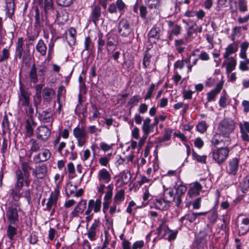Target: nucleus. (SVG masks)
Returning <instances> with one entry per match:
<instances>
[{
    "label": "nucleus",
    "mask_w": 249,
    "mask_h": 249,
    "mask_svg": "<svg viewBox=\"0 0 249 249\" xmlns=\"http://www.w3.org/2000/svg\"><path fill=\"white\" fill-rule=\"evenodd\" d=\"M39 118L42 119L44 123L52 122V114L50 109L42 112L41 115L39 114Z\"/></svg>",
    "instance_id": "obj_37"
},
{
    "label": "nucleus",
    "mask_w": 249,
    "mask_h": 249,
    "mask_svg": "<svg viewBox=\"0 0 249 249\" xmlns=\"http://www.w3.org/2000/svg\"><path fill=\"white\" fill-rule=\"evenodd\" d=\"M151 55L148 53V50L145 51L143 58V67L146 68L150 64V59Z\"/></svg>",
    "instance_id": "obj_48"
},
{
    "label": "nucleus",
    "mask_w": 249,
    "mask_h": 249,
    "mask_svg": "<svg viewBox=\"0 0 249 249\" xmlns=\"http://www.w3.org/2000/svg\"><path fill=\"white\" fill-rule=\"evenodd\" d=\"M6 217L8 223L18 225L19 220L17 207L14 205L8 207L6 209Z\"/></svg>",
    "instance_id": "obj_5"
},
{
    "label": "nucleus",
    "mask_w": 249,
    "mask_h": 249,
    "mask_svg": "<svg viewBox=\"0 0 249 249\" xmlns=\"http://www.w3.org/2000/svg\"><path fill=\"white\" fill-rule=\"evenodd\" d=\"M168 202L164 200L163 197L162 199H156L153 200L151 208H155L160 210H165L167 209L166 204Z\"/></svg>",
    "instance_id": "obj_25"
},
{
    "label": "nucleus",
    "mask_w": 249,
    "mask_h": 249,
    "mask_svg": "<svg viewBox=\"0 0 249 249\" xmlns=\"http://www.w3.org/2000/svg\"><path fill=\"white\" fill-rule=\"evenodd\" d=\"M101 15V7L98 5L95 6L91 11V20L95 24H96V22L99 20Z\"/></svg>",
    "instance_id": "obj_32"
},
{
    "label": "nucleus",
    "mask_w": 249,
    "mask_h": 249,
    "mask_svg": "<svg viewBox=\"0 0 249 249\" xmlns=\"http://www.w3.org/2000/svg\"><path fill=\"white\" fill-rule=\"evenodd\" d=\"M119 33L123 37H127L131 32L128 21L125 19H121L118 25Z\"/></svg>",
    "instance_id": "obj_9"
},
{
    "label": "nucleus",
    "mask_w": 249,
    "mask_h": 249,
    "mask_svg": "<svg viewBox=\"0 0 249 249\" xmlns=\"http://www.w3.org/2000/svg\"><path fill=\"white\" fill-rule=\"evenodd\" d=\"M16 183L13 188L10 190V196L15 201H18L22 196L21 190L24 185L23 175L21 171L17 170L16 171Z\"/></svg>",
    "instance_id": "obj_2"
},
{
    "label": "nucleus",
    "mask_w": 249,
    "mask_h": 249,
    "mask_svg": "<svg viewBox=\"0 0 249 249\" xmlns=\"http://www.w3.org/2000/svg\"><path fill=\"white\" fill-rule=\"evenodd\" d=\"M146 1L149 3V7L150 8L158 9L160 6V2L159 0H145Z\"/></svg>",
    "instance_id": "obj_56"
},
{
    "label": "nucleus",
    "mask_w": 249,
    "mask_h": 249,
    "mask_svg": "<svg viewBox=\"0 0 249 249\" xmlns=\"http://www.w3.org/2000/svg\"><path fill=\"white\" fill-rule=\"evenodd\" d=\"M182 22L189 25V23L191 22V25L190 26L186 28V34L184 36V39L186 42L191 41L195 37L193 36V34H197V26L196 22L193 21L189 20L187 21L185 19H182Z\"/></svg>",
    "instance_id": "obj_7"
},
{
    "label": "nucleus",
    "mask_w": 249,
    "mask_h": 249,
    "mask_svg": "<svg viewBox=\"0 0 249 249\" xmlns=\"http://www.w3.org/2000/svg\"><path fill=\"white\" fill-rule=\"evenodd\" d=\"M147 36L149 39H151L154 43H156L160 39V30L157 25H154L149 32Z\"/></svg>",
    "instance_id": "obj_17"
},
{
    "label": "nucleus",
    "mask_w": 249,
    "mask_h": 249,
    "mask_svg": "<svg viewBox=\"0 0 249 249\" xmlns=\"http://www.w3.org/2000/svg\"><path fill=\"white\" fill-rule=\"evenodd\" d=\"M74 112L78 117H80L81 114H82L84 118H86L88 115L87 106H85L81 108L80 107H76Z\"/></svg>",
    "instance_id": "obj_41"
},
{
    "label": "nucleus",
    "mask_w": 249,
    "mask_h": 249,
    "mask_svg": "<svg viewBox=\"0 0 249 249\" xmlns=\"http://www.w3.org/2000/svg\"><path fill=\"white\" fill-rule=\"evenodd\" d=\"M176 206L179 207L182 202L181 197L187 191V187L185 185L180 184L176 188Z\"/></svg>",
    "instance_id": "obj_18"
},
{
    "label": "nucleus",
    "mask_w": 249,
    "mask_h": 249,
    "mask_svg": "<svg viewBox=\"0 0 249 249\" xmlns=\"http://www.w3.org/2000/svg\"><path fill=\"white\" fill-rule=\"evenodd\" d=\"M56 2L60 6L66 7L72 4L73 0H56Z\"/></svg>",
    "instance_id": "obj_51"
},
{
    "label": "nucleus",
    "mask_w": 249,
    "mask_h": 249,
    "mask_svg": "<svg viewBox=\"0 0 249 249\" xmlns=\"http://www.w3.org/2000/svg\"><path fill=\"white\" fill-rule=\"evenodd\" d=\"M15 0H5L6 15L7 17L12 19L15 10Z\"/></svg>",
    "instance_id": "obj_21"
},
{
    "label": "nucleus",
    "mask_w": 249,
    "mask_h": 249,
    "mask_svg": "<svg viewBox=\"0 0 249 249\" xmlns=\"http://www.w3.org/2000/svg\"><path fill=\"white\" fill-rule=\"evenodd\" d=\"M32 190L28 189L26 190L23 191L22 192V197H25L28 201V204H30L32 201L31 197Z\"/></svg>",
    "instance_id": "obj_52"
},
{
    "label": "nucleus",
    "mask_w": 249,
    "mask_h": 249,
    "mask_svg": "<svg viewBox=\"0 0 249 249\" xmlns=\"http://www.w3.org/2000/svg\"><path fill=\"white\" fill-rule=\"evenodd\" d=\"M73 134L76 139H85L87 133L83 128L77 126L74 128Z\"/></svg>",
    "instance_id": "obj_34"
},
{
    "label": "nucleus",
    "mask_w": 249,
    "mask_h": 249,
    "mask_svg": "<svg viewBox=\"0 0 249 249\" xmlns=\"http://www.w3.org/2000/svg\"><path fill=\"white\" fill-rule=\"evenodd\" d=\"M116 5L119 11L122 14L126 6L125 3L122 0H117L116 1Z\"/></svg>",
    "instance_id": "obj_57"
},
{
    "label": "nucleus",
    "mask_w": 249,
    "mask_h": 249,
    "mask_svg": "<svg viewBox=\"0 0 249 249\" xmlns=\"http://www.w3.org/2000/svg\"><path fill=\"white\" fill-rule=\"evenodd\" d=\"M48 168L45 164L36 166L33 170V175L37 179H43L47 175Z\"/></svg>",
    "instance_id": "obj_11"
},
{
    "label": "nucleus",
    "mask_w": 249,
    "mask_h": 249,
    "mask_svg": "<svg viewBox=\"0 0 249 249\" xmlns=\"http://www.w3.org/2000/svg\"><path fill=\"white\" fill-rule=\"evenodd\" d=\"M192 156L193 158L196 160L198 162L203 163H206V156H199L194 150L193 151Z\"/></svg>",
    "instance_id": "obj_53"
},
{
    "label": "nucleus",
    "mask_w": 249,
    "mask_h": 249,
    "mask_svg": "<svg viewBox=\"0 0 249 249\" xmlns=\"http://www.w3.org/2000/svg\"><path fill=\"white\" fill-rule=\"evenodd\" d=\"M36 137L44 141L48 140L51 135L50 130L46 126H39L36 131Z\"/></svg>",
    "instance_id": "obj_13"
},
{
    "label": "nucleus",
    "mask_w": 249,
    "mask_h": 249,
    "mask_svg": "<svg viewBox=\"0 0 249 249\" xmlns=\"http://www.w3.org/2000/svg\"><path fill=\"white\" fill-rule=\"evenodd\" d=\"M44 18L42 15L40 16L38 8L35 9V24L39 27L43 26Z\"/></svg>",
    "instance_id": "obj_38"
},
{
    "label": "nucleus",
    "mask_w": 249,
    "mask_h": 249,
    "mask_svg": "<svg viewBox=\"0 0 249 249\" xmlns=\"http://www.w3.org/2000/svg\"><path fill=\"white\" fill-rule=\"evenodd\" d=\"M46 72V67L44 66H39L37 73V69L34 63L30 70L29 77L31 82L36 84L38 82V76L44 77Z\"/></svg>",
    "instance_id": "obj_4"
},
{
    "label": "nucleus",
    "mask_w": 249,
    "mask_h": 249,
    "mask_svg": "<svg viewBox=\"0 0 249 249\" xmlns=\"http://www.w3.org/2000/svg\"><path fill=\"white\" fill-rule=\"evenodd\" d=\"M239 10L241 12H245L247 11V1L246 0H238Z\"/></svg>",
    "instance_id": "obj_47"
},
{
    "label": "nucleus",
    "mask_w": 249,
    "mask_h": 249,
    "mask_svg": "<svg viewBox=\"0 0 249 249\" xmlns=\"http://www.w3.org/2000/svg\"><path fill=\"white\" fill-rule=\"evenodd\" d=\"M36 123L33 120H26L25 121V136L31 137L34 134V128L35 127Z\"/></svg>",
    "instance_id": "obj_23"
},
{
    "label": "nucleus",
    "mask_w": 249,
    "mask_h": 249,
    "mask_svg": "<svg viewBox=\"0 0 249 249\" xmlns=\"http://www.w3.org/2000/svg\"><path fill=\"white\" fill-rule=\"evenodd\" d=\"M84 50L91 51L93 48V44L89 36L86 37L84 42Z\"/></svg>",
    "instance_id": "obj_45"
},
{
    "label": "nucleus",
    "mask_w": 249,
    "mask_h": 249,
    "mask_svg": "<svg viewBox=\"0 0 249 249\" xmlns=\"http://www.w3.org/2000/svg\"><path fill=\"white\" fill-rule=\"evenodd\" d=\"M249 188V175L246 176L242 183V189L243 192L245 193Z\"/></svg>",
    "instance_id": "obj_59"
},
{
    "label": "nucleus",
    "mask_w": 249,
    "mask_h": 249,
    "mask_svg": "<svg viewBox=\"0 0 249 249\" xmlns=\"http://www.w3.org/2000/svg\"><path fill=\"white\" fill-rule=\"evenodd\" d=\"M100 221L99 218L94 220L93 223L88 229L87 234L90 241H94L96 239V230L100 226Z\"/></svg>",
    "instance_id": "obj_14"
},
{
    "label": "nucleus",
    "mask_w": 249,
    "mask_h": 249,
    "mask_svg": "<svg viewBox=\"0 0 249 249\" xmlns=\"http://www.w3.org/2000/svg\"><path fill=\"white\" fill-rule=\"evenodd\" d=\"M34 106L36 108V112H37L38 106L40 104L41 101V95L35 94L33 97Z\"/></svg>",
    "instance_id": "obj_61"
},
{
    "label": "nucleus",
    "mask_w": 249,
    "mask_h": 249,
    "mask_svg": "<svg viewBox=\"0 0 249 249\" xmlns=\"http://www.w3.org/2000/svg\"><path fill=\"white\" fill-rule=\"evenodd\" d=\"M106 44V39L102 33L99 32L98 34L97 40V53L102 54L104 50V47Z\"/></svg>",
    "instance_id": "obj_27"
},
{
    "label": "nucleus",
    "mask_w": 249,
    "mask_h": 249,
    "mask_svg": "<svg viewBox=\"0 0 249 249\" xmlns=\"http://www.w3.org/2000/svg\"><path fill=\"white\" fill-rule=\"evenodd\" d=\"M98 179L99 181L103 180L105 183H107L111 180V175L106 169L103 168L99 171Z\"/></svg>",
    "instance_id": "obj_26"
},
{
    "label": "nucleus",
    "mask_w": 249,
    "mask_h": 249,
    "mask_svg": "<svg viewBox=\"0 0 249 249\" xmlns=\"http://www.w3.org/2000/svg\"><path fill=\"white\" fill-rule=\"evenodd\" d=\"M21 172L23 175V178H29L30 177V171L32 169L30 164L27 162H22L21 164ZM20 170V169H19Z\"/></svg>",
    "instance_id": "obj_36"
},
{
    "label": "nucleus",
    "mask_w": 249,
    "mask_h": 249,
    "mask_svg": "<svg viewBox=\"0 0 249 249\" xmlns=\"http://www.w3.org/2000/svg\"><path fill=\"white\" fill-rule=\"evenodd\" d=\"M114 36L112 37L111 36H110L109 37H107V50L108 52V54L109 53V52L110 51L108 47L116 46V44L114 43L115 39L114 38Z\"/></svg>",
    "instance_id": "obj_60"
},
{
    "label": "nucleus",
    "mask_w": 249,
    "mask_h": 249,
    "mask_svg": "<svg viewBox=\"0 0 249 249\" xmlns=\"http://www.w3.org/2000/svg\"><path fill=\"white\" fill-rule=\"evenodd\" d=\"M37 37V35H29L28 36L26 40V47H29L30 46L33 45V41L35 40Z\"/></svg>",
    "instance_id": "obj_63"
},
{
    "label": "nucleus",
    "mask_w": 249,
    "mask_h": 249,
    "mask_svg": "<svg viewBox=\"0 0 249 249\" xmlns=\"http://www.w3.org/2000/svg\"><path fill=\"white\" fill-rule=\"evenodd\" d=\"M221 135H222L219 133H216L214 134L211 140L212 143L214 145H217L220 144V138H221Z\"/></svg>",
    "instance_id": "obj_62"
},
{
    "label": "nucleus",
    "mask_w": 249,
    "mask_h": 249,
    "mask_svg": "<svg viewBox=\"0 0 249 249\" xmlns=\"http://www.w3.org/2000/svg\"><path fill=\"white\" fill-rule=\"evenodd\" d=\"M196 129L201 133L205 132L207 129V125L206 122L202 121L196 125Z\"/></svg>",
    "instance_id": "obj_50"
},
{
    "label": "nucleus",
    "mask_w": 249,
    "mask_h": 249,
    "mask_svg": "<svg viewBox=\"0 0 249 249\" xmlns=\"http://www.w3.org/2000/svg\"><path fill=\"white\" fill-rule=\"evenodd\" d=\"M36 51L42 56H44L46 54L47 46L45 44L44 41L40 39L38 40L37 45H36Z\"/></svg>",
    "instance_id": "obj_35"
},
{
    "label": "nucleus",
    "mask_w": 249,
    "mask_h": 249,
    "mask_svg": "<svg viewBox=\"0 0 249 249\" xmlns=\"http://www.w3.org/2000/svg\"><path fill=\"white\" fill-rule=\"evenodd\" d=\"M229 152V148L227 146L216 148L212 150V157L218 164H220L228 158Z\"/></svg>",
    "instance_id": "obj_3"
},
{
    "label": "nucleus",
    "mask_w": 249,
    "mask_h": 249,
    "mask_svg": "<svg viewBox=\"0 0 249 249\" xmlns=\"http://www.w3.org/2000/svg\"><path fill=\"white\" fill-rule=\"evenodd\" d=\"M207 233L204 232H200L196 236L193 244L194 249H205L207 247Z\"/></svg>",
    "instance_id": "obj_8"
},
{
    "label": "nucleus",
    "mask_w": 249,
    "mask_h": 249,
    "mask_svg": "<svg viewBox=\"0 0 249 249\" xmlns=\"http://www.w3.org/2000/svg\"><path fill=\"white\" fill-rule=\"evenodd\" d=\"M163 197L165 201L168 203L175 201L176 204V196L174 194V189L173 188H165L164 186Z\"/></svg>",
    "instance_id": "obj_16"
},
{
    "label": "nucleus",
    "mask_w": 249,
    "mask_h": 249,
    "mask_svg": "<svg viewBox=\"0 0 249 249\" xmlns=\"http://www.w3.org/2000/svg\"><path fill=\"white\" fill-rule=\"evenodd\" d=\"M151 119L149 118H146L144 121L142 126V130L144 133L149 134L150 133V123Z\"/></svg>",
    "instance_id": "obj_43"
},
{
    "label": "nucleus",
    "mask_w": 249,
    "mask_h": 249,
    "mask_svg": "<svg viewBox=\"0 0 249 249\" xmlns=\"http://www.w3.org/2000/svg\"><path fill=\"white\" fill-rule=\"evenodd\" d=\"M249 230V218L242 219L239 229V233L242 235L245 234Z\"/></svg>",
    "instance_id": "obj_33"
},
{
    "label": "nucleus",
    "mask_w": 249,
    "mask_h": 249,
    "mask_svg": "<svg viewBox=\"0 0 249 249\" xmlns=\"http://www.w3.org/2000/svg\"><path fill=\"white\" fill-rule=\"evenodd\" d=\"M23 38L19 37L16 44V53L17 57L19 59H21L22 57V53L23 52Z\"/></svg>",
    "instance_id": "obj_31"
},
{
    "label": "nucleus",
    "mask_w": 249,
    "mask_h": 249,
    "mask_svg": "<svg viewBox=\"0 0 249 249\" xmlns=\"http://www.w3.org/2000/svg\"><path fill=\"white\" fill-rule=\"evenodd\" d=\"M217 213L216 212H213L208 216V219L209 220V225H213L214 223H215L217 218Z\"/></svg>",
    "instance_id": "obj_49"
},
{
    "label": "nucleus",
    "mask_w": 249,
    "mask_h": 249,
    "mask_svg": "<svg viewBox=\"0 0 249 249\" xmlns=\"http://www.w3.org/2000/svg\"><path fill=\"white\" fill-rule=\"evenodd\" d=\"M142 99L139 95H134L131 97L128 102V105L131 106V108L137 105L138 103Z\"/></svg>",
    "instance_id": "obj_46"
},
{
    "label": "nucleus",
    "mask_w": 249,
    "mask_h": 249,
    "mask_svg": "<svg viewBox=\"0 0 249 249\" xmlns=\"http://www.w3.org/2000/svg\"><path fill=\"white\" fill-rule=\"evenodd\" d=\"M223 87V83L220 82L216 85V87L207 93V100L208 102L214 100L215 97L218 94Z\"/></svg>",
    "instance_id": "obj_22"
},
{
    "label": "nucleus",
    "mask_w": 249,
    "mask_h": 249,
    "mask_svg": "<svg viewBox=\"0 0 249 249\" xmlns=\"http://www.w3.org/2000/svg\"><path fill=\"white\" fill-rule=\"evenodd\" d=\"M173 130L170 128L165 129V133L163 136L160 139V142H161L167 141L171 139Z\"/></svg>",
    "instance_id": "obj_42"
},
{
    "label": "nucleus",
    "mask_w": 249,
    "mask_h": 249,
    "mask_svg": "<svg viewBox=\"0 0 249 249\" xmlns=\"http://www.w3.org/2000/svg\"><path fill=\"white\" fill-rule=\"evenodd\" d=\"M44 10L47 17L53 13L54 8L53 0H44Z\"/></svg>",
    "instance_id": "obj_30"
},
{
    "label": "nucleus",
    "mask_w": 249,
    "mask_h": 249,
    "mask_svg": "<svg viewBox=\"0 0 249 249\" xmlns=\"http://www.w3.org/2000/svg\"><path fill=\"white\" fill-rule=\"evenodd\" d=\"M181 27L180 25L175 24V26L172 28L170 32L172 35H174L175 36H178L181 32Z\"/></svg>",
    "instance_id": "obj_58"
},
{
    "label": "nucleus",
    "mask_w": 249,
    "mask_h": 249,
    "mask_svg": "<svg viewBox=\"0 0 249 249\" xmlns=\"http://www.w3.org/2000/svg\"><path fill=\"white\" fill-rule=\"evenodd\" d=\"M239 160L237 158H233L230 160L226 167L227 172L229 175L234 176L237 174L239 168Z\"/></svg>",
    "instance_id": "obj_12"
},
{
    "label": "nucleus",
    "mask_w": 249,
    "mask_h": 249,
    "mask_svg": "<svg viewBox=\"0 0 249 249\" xmlns=\"http://www.w3.org/2000/svg\"><path fill=\"white\" fill-rule=\"evenodd\" d=\"M155 85L153 83H152L150 85V87L148 91L147 92V93L144 97L145 100H147V99H149L151 98L152 94H153V92L154 90L155 89Z\"/></svg>",
    "instance_id": "obj_64"
},
{
    "label": "nucleus",
    "mask_w": 249,
    "mask_h": 249,
    "mask_svg": "<svg viewBox=\"0 0 249 249\" xmlns=\"http://www.w3.org/2000/svg\"><path fill=\"white\" fill-rule=\"evenodd\" d=\"M14 226L13 224L8 223L6 229V235L10 240H15V236L18 233V229Z\"/></svg>",
    "instance_id": "obj_28"
},
{
    "label": "nucleus",
    "mask_w": 249,
    "mask_h": 249,
    "mask_svg": "<svg viewBox=\"0 0 249 249\" xmlns=\"http://www.w3.org/2000/svg\"><path fill=\"white\" fill-rule=\"evenodd\" d=\"M227 60H229V61L227 63L224 62L222 65H226V72L227 73H229L235 69L236 66V59L234 57H231L230 58H228Z\"/></svg>",
    "instance_id": "obj_29"
},
{
    "label": "nucleus",
    "mask_w": 249,
    "mask_h": 249,
    "mask_svg": "<svg viewBox=\"0 0 249 249\" xmlns=\"http://www.w3.org/2000/svg\"><path fill=\"white\" fill-rule=\"evenodd\" d=\"M31 93L27 89L24 88L22 86L19 88V93H18V106L23 107H29L30 104Z\"/></svg>",
    "instance_id": "obj_6"
},
{
    "label": "nucleus",
    "mask_w": 249,
    "mask_h": 249,
    "mask_svg": "<svg viewBox=\"0 0 249 249\" xmlns=\"http://www.w3.org/2000/svg\"><path fill=\"white\" fill-rule=\"evenodd\" d=\"M30 142L31 143V146L30 150V151L34 152H36L39 150L40 144L36 140L34 139H31L30 140Z\"/></svg>",
    "instance_id": "obj_44"
},
{
    "label": "nucleus",
    "mask_w": 249,
    "mask_h": 249,
    "mask_svg": "<svg viewBox=\"0 0 249 249\" xmlns=\"http://www.w3.org/2000/svg\"><path fill=\"white\" fill-rule=\"evenodd\" d=\"M124 198V191L120 190L115 195L113 202L115 204H120V202Z\"/></svg>",
    "instance_id": "obj_39"
},
{
    "label": "nucleus",
    "mask_w": 249,
    "mask_h": 249,
    "mask_svg": "<svg viewBox=\"0 0 249 249\" xmlns=\"http://www.w3.org/2000/svg\"><path fill=\"white\" fill-rule=\"evenodd\" d=\"M234 129V122L230 119H223L218 124V130L219 133H220L223 136L227 138V140H225V142H227V146L230 143L229 135L233 132Z\"/></svg>",
    "instance_id": "obj_1"
},
{
    "label": "nucleus",
    "mask_w": 249,
    "mask_h": 249,
    "mask_svg": "<svg viewBox=\"0 0 249 249\" xmlns=\"http://www.w3.org/2000/svg\"><path fill=\"white\" fill-rule=\"evenodd\" d=\"M201 189V185L198 182H196L189 189L187 196H188L189 198H192L198 196Z\"/></svg>",
    "instance_id": "obj_20"
},
{
    "label": "nucleus",
    "mask_w": 249,
    "mask_h": 249,
    "mask_svg": "<svg viewBox=\"0 0 249 249\" xmlns=\"http://www.w3.org/2000/svg\"><path fill=\"white\" fill-rule=\"evenodd\" d=\"M21 59V63L24 65L27 68L30 67L31 65V61L32 60V57L30 54V53H24Z\"/></svg>",
    "instance_id": "obj_40"
},
{
    "label": "nucleus",
    "mask_w": 249,
    "mask_h": 249,
    "mask_svg": "<svg viewBox=\"0 0 249 249\" xmlns=\"http://www.w3.org/2000/svg\"><path fill=\"white\" fill-rule=\"evenodd\" d=\"M55 94V90L52 88L47 87H45L42 90V97L45 102L50 103Z\"/></svg>",
    "instance_id": "obj_19"
},
{
    "label": "nucleus",
    "mask_w": 249,
    "mask_h": 249,
    "mask_svg": "<svg viewBox=\"0 0 249 249\" xmlns=\"http://www.w3.org/2000/svg\"><path fill=\"white\" fill-rule=\"evenodd\" d=\"M59 195L58 191L56 190L51 193L46 203V208L44 209V211H50L52 208H56Z\"/></svg>",
    "instance_id": "obj_10"
},
{
    "label": "nucleus",
    "mask_w": 249,
    "mask_h": 249,
    "mask_svg": "<svg viewBox=\"0 0 249 249\" xmlns=\"http://www.w3.org/2000/svg\"><path fill=\"white\" fill-rule=\"evenodd\" d=\"M51 156L49 150L45 149L42 152L39 153L34 157V161L36 163H38L47 161Z\"/></svg>",
    "instance_id": "obj_15"
},
{
    "label": "nucleus",
    "mask_w": 249,
    "mask_h": 249,
    "mask_svg": "<svg viewBox=\"0 0 249 249\" xmlns=\"http://www.w3.org/2000/svg\"><path fill=\"white\" fill-rule=\"evenodd\" d=\"M10 56L9 50L7 48H4L2 51V55L0 58V63L7 60Z\"/></svg>",
    "instance_id": "obj_55"
},
{
    "label": "nucleus",
    "mask_w": 249,
    "mask_h": 249,
    "mask_svg": "<svg viewBox=\"0 0 249 249\" xmlns=\"http://www.w3.org/2000/svg\"><path fill=\"white\" fill-rule=\"evenodd\" d=\"M235 42L233 43L229 44L225 49V52L223 54V57L225 59L230 58V55L233 53H236L238 50L237 44H235Z\"/></svg>",
    "instance_id": "obj_24"
},
{
    "label": "nucleus",
    "mask_w": 249,
    "mask_h": 249,
    "mask_svg": "<svg viewBox=\"0 0 249 249\" xmlns=\"http://www.w3.org/2000/svg\"><path fill=\"white\" fill-rule=\"evenodd\" d=\"M249 64V59L246 58L245 61H241L239 64V69L242 71L249 70V67L248 65Z\"/></svg>",
    "instance_id": "obj_54"
}]
</instances>
